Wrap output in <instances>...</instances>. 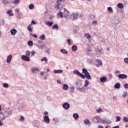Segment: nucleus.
I'll return each instance as SVG.
<instances>
[{"instance_id":"28","label":"nucleus","mask_w":128,"mask_h":128,"mask_svg":"<svg viewBox=\"0 0 128 128\" xmlns=\"http://www.w3.org/2000/svg\"><path fill=\"white\" fill-rule=\"evenodd\" d=\"M7 14L10 16H13L14 14H12V10H8L7 11Z\"/></svg>"},{"instance_id":"18","label":"nucleus","mask_w":128,"mask_h":128,"mask_svg":"<svg viewBox=\"0 0 128 128\" xmlns=\"http://www.w3.org/2000/svg\"><path fill=\"white\" fill-rule=\"evenodd\" d=\"M20 0H13L12 1V4H15L16 6L18 4H20Z\"/></svg>"},{"instance_id":"25","label":"nucleus","mask_w":128,"mask_h":128,"mask_svg":"<svg viewBox=\"0 0 128 128\" xmlns=\"http://www.w3.org/2000/svg\"><path fill=\"white\" fill-rule=\"evenodd\" d=\"M73 118H74V120H78L80 118V116H78V114L74 113L73 114Z\"/></svg>"},{"instance_id":"32","label":"nucleus","mask_w":128,"mask_h":128,"mask_svg":"<svg viewBox=\"0 0 128 128\" xmlns=\"http://www.w3.org/2000/svg\"><path fill=\"white\" fill-rule=\"evenodd\" d=\"M117 6L120 9H122V8H124V4H122V3H118L117 4Z\"/></svg>"},{"instance_id":"1","label":"nucleus","mask_w":128,"mask_h":128,"mask_svg":"<svg viewBox=\"0 0 128 128\" xmlns=\"http://www.w3.org/2000/svg\"><path fill=\"white\" fill-rule=\"evenodd\" d=\"M82 74L80 73V72H78V70H74L73 72L74 74H77V76H80L82 78H87V80H92V77L90 76V73L88 72V70L84 68L82 70Z\"/></svg>"},{"instance_id":"17","label":"nucleus","mask_w":128,"mask_h":128,"mask_svg":"<svg viewBox=\"0 0 128 128\" xmlns=\"http://www.w3.org/2000/svg\"><path fill=\"white\" fill-rule=\"evenodd\" d=\"M54 74H62V72H64V70H54L53 72Z\"/></svg>"},{"instance_id":"16","label":"nucleus","mask_w":128,"mask_h":128,"mask_svg":"<svg viewBox=\"0 0 128 128\" xmlns=\"http://www.w3.org/2000/svg\"><path fill=\"white\" fill-rule=\"evenodd\" d=\"M45 24L46 26H49L50 28V26H52L54 24V22H46Z\"/></svg>"},{"instance_id":"57","label":"nucleus","mask_w":128,"mask_h":128,"mask_svg":"<svg viewBox=\"0 0 128 128\" xmlns=\"http://www.w3.org/2000/svg\"><path fill=\"white\" fill-rule=\"evenodd\" d=\"M98 24V21L96 20H94L92 22V24Z\"/></svg>"},{"instance_id":"59","label":"nucleus","mask_w":128,"mask_h":128,"mask_svg":"<svg viewBox=\"0 0 128 128\" xmlns=\"http://www.w3.org/2000/svg\"><path fill=\"white\" fill-rule=\"evenodd\" d=\"M86 50L88 52H92V50L89 48H86Z\"/></svg>"},{"instance_id":"54","label":"nucleus","mask_w":128,"mask_h":128,"mask_svg":"<svg viewBox=\"0 0 128 128\" xmlns=\"http://www.w3.org/2000/svg\"><path fill=\"white\" fill-rule=\"evenodd\" d=\"M30 34L31 36H32L34 38H38V36L36 34Z\"/></svg>"},{"instance_id":"63","label":"nucleus","mask_w":128,"mask_h":128,"mask_svg":"<svg viewBox=\"0 0 128 128\" xmlns=\"http://www.w3.org/2000/svg\"><path fill=\"white\" fill-rule=\"evenodd\" d=\"M70 88L71 90H74V88H74V86H71Z\"/></svg>"},{"instance_id":"34","label":"nucleus","mask_w":128,"mask_h":128,"mask_svg":"<svg viewBox=\"0 0 128 128\" xmlns=\"http://www.w3.org/2000/svg\"><path fill=\"white\" fill-rule=\"evenodd\" d=\"M29 10H34V4H30L28 6Z\"/></svg>"},{"instance_id":"7","label":"nucleus","mask_w":128,"mask_h":128,"mask_svg":"<svg viewBox=\"0 0 128 128\" xmlns=\"http://www.w3.org/2000/svg\"><path fill=\"white\" fill-rule=\"evenodd\" d=\"M76 84L77 86V88H80V86H82V81L80 80H78L76 81Z\"/></svg>"},{"instance_id":"37","label":"nucleus","mask_w":128,"mask_h":128,"mask_svg":"<svg viewBox=\"0 0 128 128\" xmlns=\"http://www.w3.org/2000/svg\"><path fill=\"white\" fill-rule=\"evenodd\" d=\"M35 128H39L40 127V122H35V124H34Z\"/></svg>"},{"instance_id":"27","label":"nucleus","mask_w":128,"mask_h":128,"mask_svg":"<svg viewBox=\"0 0 128 128\" xmlns=\"http://www.w3.org/2000/svg\"><path fill=\"white\" fill-rule=\"evenodd\" d=\"M122 96L123 98H126L128 96V92H126V91L124 92L122 94Z\"/></svg>"},{"instance_id":"3","label":"nucleus","mask_w":128,"mask_h":128,"mask_svg":"<svg viewBox=\"0 0 128 128\" xmlns=\"http://www.w3.org/2000/svg\"><path fill=\"white\" fill-rule=\"evenodd\" d=\"M18 104H19V106L18 107L19 112H22L24 110V108H26V104H24V102L22 100L18 101Z\"/></svg>"},{"instance_id":"39","label":"nucleus","mask_w":128,"mask_h":128,"mask_svg":"<svg viewBox=\"0 0 128 128\" xmlns=\"http://www.w3.org/2000/svg\"><path fill=\"white\" fill-rule=\"evenodd\" d=\"M96 62L99 64H100V66H102V60H100V59H97L96 60Z\"/></svg>"},{"instance_id":"10","label":"nucleus","mask_w":128,"mask_h":128,"mask_svg":"<svg viewBox=\"0 0 128 128\" xmlns=\"http://www.w3.org/2000/svg\"><path fill=\"white\" fill-rule=\"evenodd\" d=\"M62 2H57V4L56 6V8H58V10H62Z\"/></svg>"},{"instance_id":"36","label":"nucleus","mask_w":128,"mask_h":128,"mask_svg":"<svg viewBox=\"0 0 128 128\" xmlns=\"http://www.w3.org/2000/svg\"><path fill=\"white\" fill-rule=\"evenodd\" d=\"M84 122L85 124H90V120H88V119L84 120Z\"/></svg>"},{"instance_id":"44","label":"nucleus","mask_w":128,"mask_h":128,"mask_svg":"<svg viewBox=\"0 0 128 128\" xmlns=\"http://www.w3.org/2000/svg\"><path fill=\"white\" fill-rule=\"evenodd\" d=\"M8 86H9V85L7 83H4L3 84L4 88H8Z\"/></svg>"},{"instance_id":"45","label":"nucleus","mask_w":128,"mask_h":128,"mask_svg":"<svg viewBox=\"0 0 128 128\" xmlns=\"http://www.w3.org/2000/svg\"><path fill=\"white\" fill-rule=\"evenodd\" d=\"M25 56H30V51H28V50L26 51Z\"/></svg>"},{"instance_id":"48","label":"nucleus","mask_w":128,"mask_h":128,"mask_svg":"<svg viewBox=\"0 0 128 128\" xmlns=\"http://www.w3.org/2000/svg\"><path fill=\"white\" fill-rule=\"evenodd\" d=\"M108 12H113L112 8V7H108Z\"/></svg>"},{"instance_id":"31","label":"nucleus","mask_w":128,"mask_h":128,"mask_svg":"<svg viewBox=\"0 0 128 128\" xmlns=\"http://www.w3.org/2000/svg\"><path fill=\"white\" fill-rule=\"evenodd\" d=\"M106 112V109H102L100 108H98L97 110V112Z\"/></svg>"},{"instance_id":"49","label":"nucleus","mask_w":128,"mask_h":128,"mask_svg":"<svg viewBox=\"0 0 128 128\" xmlns=\"http://www.w3.org/2000/svg\"><path fill=\"white\" fill-rule=\"evenodd\" d=\"M106 124H112V121L109 120H106Z\"/></svg>"},{"instance_id":"33","label":"nucleus","mask_w":128,"mask_h":128,"mask_svg":"<svg viewBox=\"0 0 128 128\" xmlns=\"http://www.w3.org/2000/svg\"><path fill=\"white\" fill-rule=\"evenodd\" d=\"M52 30H58V26L57 24H54L52 26Z\"/></svg>"},{"instance_id":"30","label":"nucleus","mask_w":128,"mask_h":128,"mask_svg":"<svg viewBox=\"0 0 128 128\" xmlns=\"http://www.w3.org/2000/svg\"><path fill=\"white\" fill-rule=\"evenodd\" d=\"M32 24H30L28 26V30L30 32H32Z\"/></svg>"},{"instance_id":"62","label":"nucleus","mask_w":128,"mask_h":128,"mask_svg":"<svg viewBox=\"0 0 128 128\" xmlns=\"http://www.w3.org/2000/svg\"><path fill=\"white\" fill-rule=\"evenodd\" d=\"M115 73H116V74H120V72L118 70H116L115 71Z\"/></svg>"},{"instance_id":"12","label":"nucleus","mask_w":128,"mask_h":128,"mask_svg":"<svg viewBox=\"0 0 128 128\" xmlns=\"http://www.w3.org/2000/svg\"><path fill=\"white\" fill-rule=\"evenodd\" d=\"M44 122H46V124H50V118L48 116H44Z\"/></svg>"},{"instance_id":"46","label":"nucleus","mask_w":128,"mask_h":128,"mask_svg":"<svg viewBox=\"0 0 128 128\" xmlns=\"http://www.w3.org/2000/svg\"><path fill=\"white\" fill-rule=\"evenodd\" d=\"M120 116H117L116 117V122H120Z\"/></svg>"},{"instance_id":"15","label":"nucleus","mask_w":128,"mask_h":128,"mask_svg":"<svg viewBox=\"0 0 128 128\" xmlns=\"http://www.w3.org/2000/svg\"><path fill=\"white\" fill-rule=\"evenodd\" d=\"M76 90H78V92H86V88L84 87L82 88H80V87H77Z\"/></svg>"},{"instance_id":"52","label":"nucleus","mask_w":128,"mask_h":128,"mask_svg":"<svg viewBox=\"0 0 128 128\" xmlns=\"http://www.w3.org/2000/svg\"><path fill=\"white\" fill-rule=\"evenodd\" d=\"M0 22H1L2 24V25L4 24V22H5L4 19L1 20Z\"/></svg>"},{"instance_id":"64","label":"nucleus","mask_w":128,"mask_h":128,"mask_svg":"<svg viewBox=\"0 0 128 128\" xmlns=\"http://www.w3.org/2000/svg\"><path fill=\"white\" fill-rule=\"evenodd\" d=\"M112 128H120V126H114V127H113Z\"/></svg>"},{"instance_id":"43","label":"nucleus","mask_w":128,"mask_h":128,"mask_svg":"<svg viewBox=\"0 0 128 128\" xmlns=\"http://www.w3.org/2000/svg\"><path fill=\"white\" fill-rule=\"evenodd\" d=\"M74 32H76L80 30V28L78 26H74Z\"/></svg>"},{"instance_id":"8","label":"nucleus","mask_w":128,"mask_h":128,"mask_svg":"<svg viewBox=\"0 0 128 128\" xmlns=\"http://www.w3.org/2000/svg\"><path fill=\"white\" fill-rule=\"evenodd\" d=\"M70 104L68 102H65L62 104V108H64V110H68L70 108Z\"/></svg>"},{"instance_id":"60","label":"nucleus","mask_w":128,"mask_h":128,"mask_svg":"<svg viewBox=\"0 0 128 128\" xmlns=\"http://www.w3.org/2000/svg\"><path fill=\"white\" fill-rule=\"evenodd\" d=\"M70 40H71L70 39H68L67 40L68 44H69V46L70 45Z\"/></svg>"},{"instance_id":"11","label":"nucleus","mask_w":128,"mask_h":128,"mask_svg":"<svg viewBox=\"0 0 128 128\" xmlns=\"http://www.w3.org/2000/svg\"><path fill=\"white\" fill-rule=\"evenodd\" d=\"M31 72L32 74H36V72H40V68L34 67L31 68Z\"/></svg>"},{"instance_id":"35","label":"nucleus","mask_w":128,"mask_h":128,"mask_svg":"<svg viewBox=\"0 0 128 128\" xmlns=\"http://www.w3.org/2000/svg\"><path fill=\"white\" fill-rule=\"evenodd\" d=\"M60 52H62V54H68V50L64 49H61Z\"/></svg>"},{"instance_id":"42","label":"nucleus","mask_w":128,"mask_h":128,"mask_svg":"<svg viewBox=\"0 0 128 128\" xmlns=\"http://www.w3.org/2000/svg\"><path fill=\"white\" fill-rule=\"evenodd\" d=\"M34 42H32V41L28 42V45L29 46H32Z\"/></svg>"},{"instance_id":"2","label":"nucleus","mask_w":128,"mask_h":128,"mask_svg":"<svg viewBox=\"0 0 128 128\" xmlns=\"http://www.w3.org/2000/svg\"><path fill=\"white\" fill-rule=\"evenodd\" d=\"M10 116H12V113L0 112V120H6V118Z\"/></svg>"},{"instance_id":"41","label":"nucleus","mask_w":128,"mask_h":128,"mask_svg":"<svg viewBox=\"0 0 128 128\" xmlns=\"http://www.w3.org/2000/svg\"><path fill=\"white\" fill-rule=\"evenodd\" d=\"M84 36L86 38H90V34H84Z\"/></svg>"},{"instance_id":"56","label":"nucleus","mask_w":128,"mask_h":128,"mask_svg":"<svg viewBox=\"0 0 128 128\" xmlns=\"http://www.w3.org/2000/svg\"><path fill=\"white\" fill-rule=\"evenodd\" d=\"M124 88H127L128 90V84H124Z\"/></svg>"},{"instance_id":"4","label":"nucleus","mask_w":128,"mask_h":128,"mask_svg":"<svg viewBox=\"0 0 128 128\" xmlns=\"http://www.w3.org/2000/svg\"><path fill=\"white\" fill-rule=\"evenodd\" d=\"M63 16L65 18L68 20L70 18V12L66 8H64V12H63Z\"/></svg>"},{"instance_id":"14","label":"nucleus","mask_w":128,"mask_h":128,"mask_svg":"<svg viewBox=\"0 0 128 128\" xmlns=\"http://www.w3.org/2000/svg\"><path fill=\"white\" fill-rule=\"evenodd\" d=\"M10 32L12 36H16V33L18 32V30H16V28H13L10 30Z\"/></svg>"},{"instance_id":"6","label":"nucleus","mask_w":128,"mask_h":128,"mask_svg":"<svg viewBox=\"0 0 128 128\" xmlns=\"http://www.w3.org/2000/svg\"><path fill=\"white\" fill-rule=\"evenodd\" d=\"M21 58L22 60H24V62H30V58L26 55L22 56Z\"/></svg>"},{"instance_id":"53","label":"nucleus","mask_w":128,"mask_h":128,"mask_svg":"<svg viewBox=\"0 0 128 128\" xmlns=\"http://www.w3.org/2000/svg\"><path fill=\"white\" fill-rule=\"evenodd\" d=\"M30 52H31L32 56H34V54H36V52H34V51H32Z\"/></svg>"},{"instance_id":"13","label":"nucleus","mask_w":128,"mask_h":128,"mask_svg":"<svg viewBox=\"0 0 128 128\" xmlns=\"http://www.w3.org/2000/svg\"><path fill=\"white\" fill-rule=\"evenodd\" d=\"M12 55L10 54V55L8 56L6 58V62H7L8 64H10V62H12Z\"/></svg>"},{"instance_id":"29","label":"nucleus","mask_w":128,"mask_h":128,"mask_svg":"<svg viewBox=\"0 0 128 128\" xmlns=\"http://www.w3.org/2000/svg\"><path fill=\"white\" fill-rule=\"evenodd\" d=\"M88 84H90V81H88V80H86L85 84H84V88H88Z\"/></svg>"},{"instance_id":"58","label":"nucleus","mask_w":128,"mask_h":128,"mask_svg":"<svg viewBox=\"0 0 128 128\" xmlns=\"http://www.w3.org/2000/svg\"><path fill=\"white\" fill-rule=\"evenodd\" d=\"M31 24H36V22L34 20H32Z\"/></svg>"},{"instance_id":"51","label":"nucleus","mask_w":128,"mask_h":128,"mask_svg":"<svg viewBox=\"0 0 128 128\" xmlns=\"http://www.w3.org/2000/svg\"><path fill=\"white\" fill-rule=\"evenodd\" d=\"M20 120H21L22 122H24V116H20Z\"/></svg>"},{"instance_id":"20","label":"nucleus","mask_w":128,"mask_h":128,"mask_svg":"<svg viewBox=\"0 0 128 128\" xmlns=\"http://www.w3.org/2000/svg\"><path fill=\"white\" fill-rule=\"evenodd\" d=\"M98 120H100V116H96L93 118V122H96Z\"/></svg>"},{"instance_id":"40","label":"nucleus","mask_w":128,"mask_h":128,"mask_svg":"<svg viewBox=\"0 0 128 128\" xmlns=\"http://www.w3.org/2000/svg\"><path fill=\"white\" fill-rule=\"evenodd\" d=\"M4 112H12V110H10V108H8V107L5 108H4Z\"/></svg>"},{"instance_id":"61","label":"nucleus","mask_w":128,"mask_h":128,"mask_svg":"<svg viewBox=\"0 0 128 128\" xmlns=\"http://www.w3.org/2000/svg\"><path fill=\"white\" fill-rule=\"evenodd\" d=\"M44 74H46V72H41L40 73V75L42 76H44Z\"/></svg>"},{"instance_id":"22","label":"nucleus","mask_w":128,"mask_h":128,"mask_svg":"<svg viewBox=\"0 0 128 128\" xmlns=\"http://www.w3.org/2000/svg\"><path fill=\"white\" fill-rule=\"evenodd\" d=\"M2 2L4 4V6H8V4H10V2L8 0H2Z\"/></svg>"},{"instance_id":"23","label":"nucleus","mask_w":128,"mask_h":128,"mask_svg":"<svg viewBox=\"0 0 128 128\" xmlns=\"http://www.w3.org/2000/svg\"><path fill=\"white\" fill-rule=\"evenodd\" d=\"M57 16H60V18H64V13L62 12H59L57 13Z\"/></svg>"},{"instance_id":"38","label":"nucleus","mask_w":128,"mask_h":128,"mask_svg":"<svg viewBox=\"0 0 128 128\" xmlns=\"http://www.w3.org/2000/svg\"><path fill=\"white\" fill-rule=\"evenodd\" d=\"M40 40H46V36L44 34H42L40 37Z\"/></svg>"},{"instance_id":"24","label":"nucleus","mask_w":128,"mask_h":128,"mask_svg":"<svg viewBox=\"0 0 128 128\" xmlns=\"http://www.w3.org/2000/svg\"><path fill=\"white\" fill-rule=\"evenodd\" d=\"M62 89L64 90H68V86L66 84H63Z\"/></svg>"},{"instance_id":"55","label":"nucleus","mask_w":128,"mask_h":128,"mask_svg":"<svg viewBox=\"0 0 128 128\" xmlns=\"http://www.w3.org/2000/svg\"><path fill=\"white\" fill-rule=\"evenodd\" d=\"M124 62L126 64H128V58H125L124 59Z\"/></svg>"},{"instance_id":"50","label":"nucleus","mask_w":128,"mask_h":128,"mask_svg":"<svg viewBox=\"0 0 128 128\" xmlns=\"http://www.w3.org/2000/svg\"><path fill=\"white\" fill-rule=\"evenodd\" d=\"M124 121L125 122H128V118L126 117H124Z\"/></svg>"},{"instance_id":"19","label":"nucleus","mask_w":128,"mask_h":128,"mask_svg":"<svg viewBox=\"0 0 128 128\" xmlns=\"http://www.w3.org/2000/svg\"><path fill=\"white\" fill-rule=\"evenodd\" d=\"M108 78L106 76H103L100 78V80L101 82H106Z\"/></svg>"},{"instance_id":"26","label":"nucleus","mask_w":128,"mask_h":128,"mask_svg":"<svg viewBox=\"0 0 128 128\" xmlns=\"http://www.w3.org/2000/svg\"><path fill=\"white\" fill-rule=\"evenodd\" d=\"M72 52H76V50H78V46H76V45H74L72 47Z\"/></svg>"},{"instance_id":"9","label":"nucleus","mask_w":128,"mask_h":128,"mask_svg":"<svg viewBox=\"0 0 128 128\" xmlns=\"http://www.w3.org/2000/svg\"><path fill=\"white\" fill-rule=\"evenodd\" d=\"M118 80L120 78L124 80V78H128V76L125 74H120L119 75H118Z\"/></svg>"},{"instance_id":"21","label":"nucleus","mask_w":128,"mask_h":128,"mask_svg":"<svg viewBox=\"0 0 128 128\" xmlns=\"http://www.w3.org/2000/svg\"><path fill=\"white\" fill-rule=\"evenodd\" d=\"M114 88H116L117 90H119V88H120V83H116L115 84L114 86Z\"/></svg>"},{"instance_id":"5","label":"nucleus","mask_w":128,"mask_h":128,"mask_svg":"<svg viewBox=\"0 0 128 128\" xmlns=\"http://www.w3.org/2000/svg\"><path fill=\"white\" fill-rule=\"evenodd\" d=\"M78 14L72 13L71 14L70 18H71V20H76L78 19Z\"/></svg>"},{"instance_id":"47","label":"nucleus","mask_w":128,"mask_h":128,"mask_svg":"<svg viewBox=\"0 0 128 128\" xmlns=\"http://www.w3.org/2000/svg\"><path fill=\"white\" fill-rule=\"evenodd\" d=\"M41 62H48V59L44 57L43 58L41 59Z\"/></svg>"}]
</instances>
